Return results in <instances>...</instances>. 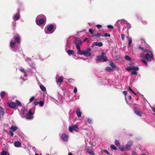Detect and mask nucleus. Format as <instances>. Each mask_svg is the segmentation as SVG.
<instances>
[{"label":"nucleus","instance_id":"f257e3e1","mask_svg":"<svg viewBox=\"0 0 155 155\" xmlns=\"http://www.w3.org/2000/svg\"><path fill=\"white\" fill-rule=\"evenodd\" d=\"M83 42L81 40L77 39L74 41V43L76 44V46L77 49L78 50V52L80 55H83L86 57H88L91 55L90 52L91 51V49L89 48H87L86 50L81 51L80 45L82 44Z\"/></svg>","mask_w":155,"mask_h":155},{"label":"nucleus","instance_id":"f03ea898","mask_svg":"<svg viewBox=\"0 0 155 155\" xmlns=\"http://www.w3.org/2000/svg\"><path fill=\"white\" fill-rule=\"evenodd\" d=\"M20 42V37L18 34L14 35V38L11 40L10 43V47L13 48L12 50L15 52L19 51V44Z\"/></svg>","mask_w":155,"mask_h":155},{"label":"nucleus","instance_id":"7ed1b4c3","mask_svg":"<svg viewBox=\"0 0 155 155\" xmlns=\"http://www.w3.org/2000/svg\"><path fill=\"white\" fill-rule=\"evenodd\" d=\"M139 57L140 58L146 59L149 61H151L153 60V53L148 50H145L143 53L140 54Z\"/></svg>","mask_w":155,"mask_h":155},{"label":"nucleus","instance_id":"20e7f679","mask_svg":"<svg viewBox=\"0 0 155 155\" xmlns=\"http://www.w3.org/2000/svg\"><path fill=\"white\" fill-rule=\"evenodd\" d=\"M36 21L38 25H41L45 23L46 18L45 15H38L36 18Z\"/></svg>","mask_w":155,"mask_h":155},{"label":"nucleus","instance_id":"39448f33","mask_svg":"<svg viewBox=\"0 0 155 155\" xmlns=\"http://www.w3.org/2000/svg\"><path fill=\"white\" fill-rule=\"evenodd\" d=\"M108 60L106 56V53L104 52H102L101 55L97 56L96 58V63H98L100 61L103 60L104 62Z\"/></svg>","mask_w":155,"mask_h":155},{"label":"nucleus","instance_id":"423d86ee","mask_svg":"<svg viewBox=\"0 0 155 155\" xmlns=\"http://www.w3.org/2000/svg\"><path fill=\"white\" fill-rule=\"evenodd\" d=\"M55 29L52 24L47 25L45 29V32L47 34H51L53 33Z\"/></svg>","mask_w":155,"mask_h":155},{"label":"nucleus","instance_id":"0eeeda50","mask_svg":"<svg viewBox=\"0 0 155 155\" xmlns=\"http://www.w3.org/2000/svg\"><path fill=\"white\" fill-rule=\"evenodd\" d=\"M127 23V21L124 19H122L121 20H118L116 23L115 25L117 26L118 28L120 30V27L119 26V24H120L121 25L126 24Z\"/></svg>","mask_w":155,"mask_h":155},{"label":"nucleus","instance_id":"6e6552de","mask_svg":"<svg viewBox=\"0 0 155 155\" xmlns=\"http://www.w3.org/2000/svg\"><path fill=\"white\" fill-rule=\"evenodd\" d=\"M133 144V142L132 140L128 141L127 144L125 146L126 151H129Z\"/></svg>","mask_w":155,"mask_h":155},{"label":"nucleus","instance_id":"1a4fd4ad","mask_svg":"<svg viewBox=\"0 0 155 155\" xmlns=\"http://www.w3.org/2000/svg\"><path fill=\"white\" fill-rule=\"evenodd\" d=\"M139 70V68L137 66H135L131 64H130L129 67H127V70L128 71L131 70L138 71Z\"/></svg>","mask_w":155,"mask_h":155},{"label":"nucleus","instance_id":"9d476101","mask_svg":"<svg viewBox=\"0 0 155 155\" xmlns=\"http://www.w3.org/2000/svg\"><path fill=\"white\" fill-rule=\"evenodd\" d=\"M78 127L76 125H72L69 128V131L71 132H72L73 130L77 131L78 130Z\"/></svg>","mask_w":155,"mask_h":155},{"label":"nucleus","instance_id":"9b49d317","mask_svg":"<svg viewBox=\"0 0 155 155\" xmlns=\"http://www.w3.org/2000/svg\"><path fill=\"white\" fill-rule=\"evenodd\" d=\"M21 112L20 113V116L23 118L25 117L27 112V110L25 108H23L21 109Z\"/></svg>","mask_w":155,"mask_h":155},{"label":"nucleus","instance_id":"f8f14e48","mask_svg":"<svg viewBox=\"0 0 155 155\" xmlns=\"http://www.w3.org/2000/svg\"><path fill=\"white\" fill-rule=\"evenodd\" d=\"M87 152L90 155H94V150L91 147H88L87 149Z\"/></svg>","mask_w":155,"mask_h":155},{"label":"nucleus","instance_id":"ddd939ff","mask_svg":"<svg viewBox=\"0 0 155 155\" xmlns=\"http://www.w3.org/2000/svg\"><path fill=\"white\" fill-rule=\"evenodd\" d=\"M20 14L19 11H18V12L17 13L14 15L13 19V21H17L20 18Z\"/></svg>","mask_w":155,"mask_h":155},{"label":"nucleus","instance_id":"4468645a","mask_svg":"<svg viewBox=\"0 0 155 155\" xmlns=\"http://www.w3.org/2000/svg\"><path fill=\"white\" fill-rule=\"evenodd\" d=\"M20 70L22 72L24 73V74L23 76L25 77L28 76L27 73L29 72L28 71H27L26 70L24 69V68L22 67H21L20 69Z\"/></svg>","mask_w":155,"mask_h":155},{"label":"nucleus","instance_id":"2eb2a0df","mask_svg":"<svg viewBox=\"0 0 155 155\" xmlns=\"http://www.w3.org/2000/svg\"><path fill=\"white\" fill-rule=\"evenodd\" d=\"M9 107L16 110L17 108L16 107V103L14 102H11L8 104Z\"/></svg>","mask_w":155,"mask_h":155},{"label":"nucleus","instance_id":"dca6fc26","mask_svg":"<svg viewBox=\"0 0 155 155\" xmlns=\"http://www.w3.org/2000/svg\"><path fill=\"white\" fill-rule=\"evenodd\" d=\"M103 44L101 42H94L92 45V47H94L95 46H97L99 47H101L103 46Z\"/></svg>","mask_w":155,"mask_h":155},{"label":"nucleus","instance_id":"f3484780","mask_svg":"<svg viewBox=\"0 0 155 155\" xmlns=\"http://www.w3.org/2000/svg\"><path fill=\"white\" fill-rule=\"evenodd\" d=\"M68 135L66 134H62L61 138L64 141H66L68 140Z\"/></svg>","mask_w":155,"mask_h":155},{"label":"nucleus","instance_id":"a211bd4d","mask_svg":"<svg viewBox=\"0 0 155 155\" xmlns=\"http://www.w3.org/2000/svg\"><path fill=\"white\" fill-rule=\"evenodd\" d=\"M76 113L77 116L78 118H80L81 117V112L80 111V109L79 108H78L77 109Z\"/></svg>","mask_w":155,"mask_h":155},{"label":"nucleus","instance_id":"6ab92c4d","mask_svg":"<svg viewBox=\"0 0 155 155\" xmlns=\"http://www.w3.org/2000/svg\"><path fill=\"white\" fill-rule=\"evenodd\" d=\"M14 144L15 146L16 147H21V143L19 141H15Z\"/></svg>","mask_w":155,"mask_h":155},{"label":"nucleus","instance_id":"aec40b11","mask_svg":"<svg viewBox=\"0 0 155 155\" xmlns=\"http://www.w3.org/2000/svg\"><path fill=\"white\" fill-rule=\"evenodd\" d=\"M25 118L26 119L31 120L33 118V116L32 114H28L27 116H25Z\"/></svg>","mask_w":155,"mask_h":155},{"label":"nucleus","instance_id":"412c9836","mask_svg":"<svg viewBox=\"0 0 155 155\" xmlns=\"http://www.w3.org/2000/svg\"><path fill=\"white\" fill-rule=\"evenodd\" d=\"M63 78L62 76H60L58 80L56 81V82L57 83H58V82H59L60 83H61L63 82Z\"/></svg>","mask_w":155,"mask_h":155},{"label":"nucleus","instance_id":"4be33fe9","mask_svg":"<svg viewBox=\"0 0 155 155\" xmlns=\"http://www.w3.org/2000/svg\"><path fill=\"white\" fill-rule=\"evenodd\" d=\"M17 129V127L16 126L13 125H12L10 128V129L13 132L15 131Z\"/></svg>","mask_w":155,"mask_h":155},{"label":"nucleus","instance_id":"5701e85b","mask_svg":"<svg viewBox=\"0 0 155 155\" xmlns=\"http://www.w3.org/2000/svg\"><path fill=\"white\" fill-rule=\"evenodd\" d=\"M105 70L107 72H111L113 71V69L110 67H107Z\"/></svg>","mask_w":155,"mask_h":155},{"label":"nucleus","instance_id":"b1692460","mask_svg":"<svg viewBox=\"0 0 155 155\" xmlns=\"http://www.w3.org/2000/svg\"><path fill=\"white\" fill-rule=\"evenodd\" d=\"M99 36H103V35H101V34L97 33H95L93 35V37H98Z\"/></svg>","mask_w":155,"mask_h":155},{"label":"nucleus","instance_id":"393cba45","mask_svg":"<svg viewBox=\"0 0 155 155\" xmlns=\"http://www.w3.org/2000/svg\"><path fill=\"white\" fill-rule=\"evenodd\" d=\"M5 112L3 109L2 107H0V114L1 115H3L4 114Z\"/></svg>","mask_w":155,"mask_h":155},{"label":"nucleus","instance_id":"a878e982","mask_svg":"<svg viewBox=\"0 0 155 155\" xmlns=\"http://www.w3.org/2000/svg\"><path fill=\"white\" fill-rule=\"evenodd\" d=\"M16 104L17 106L19 107H21L22 106V104L20 101L18 100H17L15 101Z\"/></svg>","mask_w":155,"mask_h":155},{"label":"nucleus","instance_id":"bb28decb","mask_svg":"<svg viewBox=\"0 0 155 155\" xmlns=\"http://www.w3.org/2000/svg\"><path fill=\"white\" fill-rule=\"evenodd\" d=\"M1 155H10L9 153L3 150L1 152Z\"/></svg>","mask_w":155,"mask_h":155},{"label":"nucleus","instance_id":"cd10ccee","mask_svg":"<svg viewBox=\"0 0 155 155\" xmlns=\"http://www.w3.org/2000/svg\"><path fill=\"white\" fill-rule=\"evenodd\" d=\"M128 46H129V47H130V44L132 43V39L131 38V37L128 38Z\"/></svg>","mask_w":155,"mask_h":155},{"label":"nucleus","instance_id":"c85d7f7f","mask_svg":"<svg viewBox=\"0 0 155 155\" xmlns=\"http://www.w3.org/2000/svg\"><path fill=\"white\" fill-rule=\"evenodd\" d=\"M67 52L68 54L70 56L72 54H73L74 51L72 50H68L67 51Z\"/></svg>","mask_w":155,"mask_h":155},{"label":"nucleus","instance_id":"c756f323","mask_svg":"<svg viewBox=\"0 0 155 155\" xmlns=\"http://www.w3.org/2000/svg\"><path fill=\"white\" fill-rule=\"evenodd\" d=\"M6 94L5 91H2L0 93V96L2 98Z\"/></svg>","mask_w":155,"mask_h":155},{"label":"nucleus","instance_id":"7c9ffc66","mask_svg":"<svg viewBox=\"0 0 155 155\" xmlns=\"http://www.w3.org/2000/svg\"><path fill=\"white\" fill-rule=\"evenodd\" d=\"M136 105V104H134L133 105V106L134 107V113L139 111V108L138 107H134V106L135 105Z\"/></svg>","mask_w":155,"mask_h":155},{"label":"nucleus","instance_id":"2f4dec72","mask_svg":"<svg viewBox=\"0 0 155 155\" xmlns=\"http://www.w3.org/2000/svg\"><path fill=\"white\" fill-rule=\"evenodd\" d=\"M40 89L43 91H45L46 90V88L43 85H41L40 86Z\"/></svg>","mask_w":155,"mask_h":155},{"label":"nucleus","instance_id":"473e14b6","mask_svg":"<svg viewBox=\"0 0 155 155\" xmlns=\"http://www.w3.org/2000/svg\"><path fill=\"white\" fill-rule=\"evenodd\" d=\"M137 115L139 116H141L142 112L141 111H138L135 113Z\"/></svg>","mask_w":155,"mask_h":155},{"label":"nucleus","instance_id":"72a5a7b5","mask_svg":"<svg viewBox=\"0 0 155 155\" xmlns=\"http://www.w3.org/2000/svg\"><path fill=\"white\" fill-rule=\"evenodd\" d=\"M119 148L120 149V150L122 151H126L125 148V146H124V147L123 146H119Z\"/></svg>","mask_w":155,"mask_h":155},{"label":"nucleus","instance_id":"f704fd0d","mask_svg":"<svg viewBox=\"0 0 155 155\" xmlns=\"http://www.w3.org/2000/svg\"><path fill=\"white\" fill-rule=\"evenodd\" d=\"M124 58L125 60L129 61H130L131 60V58L127 55L125 56Z\"/></svg>","mask_w":155,"mask_h":155},{"label":"nucleus","instance_id":"c9c22d12","mask_svg":"<svg viewBox=\"0 0 155 155\" xmlns=\"http://www.w3.org/2000/svg\"><path fill=\"white\" fill-rule=\"evenodd\" d=\"M110 148L113 150H117L116 147L114 145H111L110 147Z\"/></svg>","mask_w":155,"mask_h":155},{"label":"nucleus","instance_id":"e433bc0d","mask_svg":"<svg viewBox=\"0 0 155 155\" xmlns=\"http://www.w3.org/2000/svg\"><path fill=\"white\" fill-rule=\"evenodd\" d=\"M104 80V81L103 82V84L104 85H107L108 84V80L106 79H105Z\"/></svg>","mask_w":155,"mask_h":155},{"label":"nucleus","instance_id":"4c0bfd02","mask_svg":"<svg viewBox=\"0 0 155 155\" xmlns=\"http://www.w3.org/2000/svg\"><path fill=\"white\" fill-rule=\"evenodd\" d=\"M87 122L88 124H91L92 123V121L91 119L90 118H88L87 119Z\"/></svg>","mask_w":155,"mask_h":155},{"label":"nucleus","instance_id":"58836bf2","mask_svg":"<svg viewBox=\"0 0 155 155\" xmlns=\"http://www.w3.org/2000/svg\"><path fill=\"white\" fill-rule=\"evenodd\" d=\"M115 143L116 146L118 147L120 146V143L118 141L116 140L115 141Z\"/></svg>","mask_w":155,"mask_h":155},{"label":"nucleus","instance_id":"ea45409f","mask_svg":"<svg viewBox=\"0 0 155 155\" xmlns=\"http://www.w3.org/2000/svg\"><path fill=\"white\" fill-rule=\"evenodd\" d=\"M141 61L146 66H148V64H147V61H145V60H144L143 59H141Z\"/></svg>","mask_w":155,"mask_h":155},{"label":"nucleus","instance_id":"a19ab883","mask_svg":"<svg viewBox=\"0 0 155 155\" xmlns=\"http://www.w3.org/2000/svg\"><path fill=\"white\" fill-rule=\"evenodd\" d=\"M126 24L127 25V26L128 27V28L129 29L131 28V24L128 22L127 21V23H126Z\"/></svg>","mask_w":155,"mask_h":155},{"label":"nucleus","instance_id":"79ce46f5","mask_svg":"<svg viewBox=\"0 0 155 155\" xmlns=\"http://www.w3.org/2000/svg\"><path fill=\"white\" fill-rule=\"evenodd\" d=\"M110 65L113 68H116L115 65L113 63H110Z\"/></svg>","mask_w":155,"mask_h":155},{"label":"nucleus","instance_id":"37998d69","mask_svg":"<svg viewBox=\"0 0 155 155\" xmlns=\"http://www.w3.org/2000/svg\"><path fill=\"white\" fill-rule=\"evenodd\" d=\"M129 89L134 95H136L137 94L130 87H129Z\"/></svg>","mask_w":155,"mask_h":155},{"label":"nucleus","instance_id":"c03bdc74","mask_svg":"<svg viewBox=\"0 0 155 155\" xmlns=\"http://www.w3.org/2000/svg\"><path fill=\"white\" fill-rule=\"evenodd\" d=\"M39 104L40 106L41 107H42L44 106V103L43 101H41L40 102H39Z\"/></svg>","mask_w":155,"mask_h":155},{"label":"nucleus","instance_id":"a18cd8bd","mask_svg":"<svg viewBox=\"0 0 155 155\" xmlns=\"http://www.w3.org/2000/svg\"><path fill=\"white\" fill-rule=\"evenodd\" d=\"M142 22L143 24L144 25H146L147 24V22L146 20H142Z\"/></svg>","mask_w":155,"mask_h":155},{"label":"nucleus","instance_id":"49530a36","mask_svg":"<svg viewBox=\"0 0 155 155\" xmlns=\"http://www.w3.org/2000/svg\"><path fill=\"white\" fill-rule=\"evenodd\" d=\"M132 75H137V72L136 71H133L131 72Z\"/></svg>","mask_w":155,"mask_h":155},{"label":"nucleus","instance_id":"de8ad7c7","mask_svg":"<svg viewBox=\"0 0 155 155\" xmlns=\"http://www.w3.org/2000/svg\"><path fill=\"white\" fill-rule=\"evenodd\" d=\"M25 60L27 62H29L31 61V60L30 58L27 57L25 59Z\"/></svg>","mask_w":155,"mask_h":155},{"label":"nucleus","instance_id":"09e8293b","mask_svg":"<svg viewBox=\"0 0 155 155\" xmlns=\"http://www.w3.org/2000/svg\"><path fill=\"white\" fill-rule=\"evenodd\" d=\"M16 21H13L12 22V25L14 27H15L16 26Z\"/></svg>","mask_w":155,"mask_h":155},{"label":"nucleus","instance_id":"8fccbe9b","mask_svg":"<svg viewBox=\"0 0 155 155\" xmlns=\"http://www.w3.org/2000/svg\"><path fill=\"white\" fill-rule=\"evenodd\" d=\"M9 133L10 134V136L11 137L13 135V133L12 131L11 130L9 131Z\"/></svg>","mask_w":155,"mask_h":155},{"label":"nucleus","instance_id":"3c124183","mask_svg":"<svg viewBox=\"0 0 155 155\" xmlns=\"http://www.w3.org/2000/svg\"><path fill=\"white\" fill-rule=\"evenodd\" d=\"M89 31L92 34L94 33V31L92 29H90Z\"/></svg>","mask_w":155,"mask_h":155},{"label":"nucleus","instance_id":"603ef678","mask_svg":"<svg viewBox=\"0 0 155 155\" xmlns=\"http://www.w3.org/2000/svg\"><path fill=\"white\" fill-rule=\"evenodd\" d=\"M73 92L74 93H76L77 92V89L76 87H74Z\"/></svg>","mask_w":155,"mask_h":155},{"label":"nucleus","instance_id":"864d4df0","mask_svg":"<svg viewBox=\"0 0 155 155\" xmlns=\"http://www.w3.org/2000/svg\"><path fill=\"white\" fill-rule=\"evenodd\" d=\"M74 97H75V100H76L78 99H79V98L80 96L78 95V96H77V95H75L74 96Z\"/></svg>","mask_w":155,"mask_h":155},{"label":"nucleus","instance_id":"5fc2aeb1","mask_svg":"<svg viewBox=\"0 0 155 155\" xmlns=\"http://www.w3.org/2000/svg\"><path fill=\"white\" fill-rule=\"evenodd\" d=\"M35 97H32L30 99V102H32L34 100Z\"/></svg>","mask_w":155,"mask_h":155},{"label":"nucleus","instance_id":"6e6d98bb","mask_svg":"<svg viewBox=\"0 0 155 155\" xmlns=\"http://www.w3.org/2000/svg\"><path fill=\"white\" fill-rule=\"evenodd\" d=\"M39 102L34 101L33 102V104L35 106H36L39 104Z\"/></svg>","mask_w":155,"mask_h":155},{"label":"nucleus","instance_id":"4d7b16f0","mask_svg":"<svg viewBox=\"0 0 155 155\" xmlns=\"http://www.w3.org/2000/svg\"><path fill=\"white\" fill-rule=\"evenodd\" d=\"M104 153H106L107 154H108V155L110 154V153L107 150H104Z\"/></svg>","mask_w":155,"mask_h":155},{"label":"nucleus","instance_id":"13d9d810","mask_svg":"<svg viewBox=\"0 0 155 155\" xmlns=\"http://www.w3.org/2000/svg\"><path fill=\"white\" fill-rule=\"evenodd\" d=\"M136 16L138 19H139V20L141 19V17L140 16H139L138 15H136Z\"/></svg>","mask_w":155,"mask_h":155},{"label":"nucleus","instance_id":"bf43d9fd","mask_svg":"<svg viewBox=\"0 0 155 155\" xmlns=\"http://www.w3.org/2000/svg\"><path fill=\"white\" fill-rule=\"evenodd\" d=\"M21 79H22V80L23 81H26V80H27V78H24L23 77H22V75H21Z\"/></svg>","mask_w":155,"mask_h":155},{"label":"nucleus","instance_id":"052dcab7","mask_svg":"<svg viewBox=\"0 0 155 155\" xmlns=\"http://www.w3.org/2000/svg\"><path fill=\"white\" fill-rule=\"evenodd\" d=\"M96 27L99 28H101V27H102V26L101 25H96Z\"/></svg>","mask_w":155,"mask_h":155},{"label":"nucleus","instance_id":"680f3d73","mask_svg":"<svg viewBox=\"0 0 155 155\" xmlns=\"http://www.w3.org/2000/svg\"><path fill=\"white\" fill-rule=\"evenodd\" d=\"M28 114L33 115V113L31 112V110L30 109L28 111Z\"/></svg>","mask_w":155,"mask_h":155},{"label":"nucleus","instance_id":"e2e57ef3","mask_svg":"<svg viewBox=\"0 0 155 155\" xmlns=\"http://www.w3.org/2000/svg\"><path fill=\"white\" fill-rule=\"evenodd\" d=\"M121 37L122 40H124V38H125V35L123 34H121Z\"/></svg>","mask_w":155,"mask_h":155},{"label":"nucleus","instance_id":"0e129e2a","mask_svg":"<svg viewBox=\"0 0 155 155\" xmlns=\"http://www.w3.org/2000/svg\"><path fill=\"white\" fill-rule=\"evenodd\" d=\"M110 35H108L107 33H105L104 35H103V36H104L105 37H107V36H110Z\"/></svg>","mask_w":155,"mask_h":155},{"label":"nucleus","instance_id":"69168bd1","mask_svg":"<svg viewBox=\"0 0 155 155\" xmlns=\"http://www.w3.org/2000/svg\"><path fill=\"white\" fill-rule=\"evenodd\" d=\"M132 155H138L137 153L135 151H132Z\"/></svg>","mask_w":155,"mask_h":155},{"label":"nucleus","instance_id":"338daca9","mask_svg":"<svg viewBox=\"0 0 155 155\" xmlns=\"http://www.w3.org/2000/svg\"><path fill=\"white\" fill-rule=\"evenodd\" d=\"M73 58H74L76 60L78 59V58L75 55H74V54L73 55Z\"/></svg>","mask_w":155,"mask_h":155},{"label":"nucleus","instance_id":"774afa93","mask_svg":"<svg viewBox=\"0 0 155 155\" xmlns=\"http://www.w3.org/2000/svg\"><path fill=\"white\" fill-rule=\"evenodd\" d=\"M138 48L142 50H144L143 47H141L140 46H138Z\"/></svg>","mask_w":155,"mask_h":155}]
</instances>
